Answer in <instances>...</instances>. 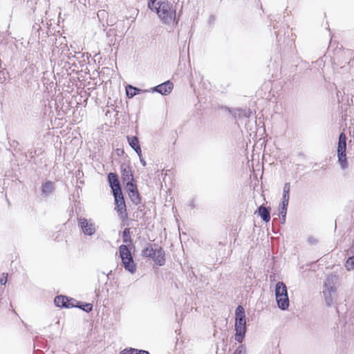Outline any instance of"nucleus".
Here are the masks:
<instances>
[{
  "mask_svg": "<svg viewBox=\"0 0 354 354\" xmlns=\"http://www.w3.org/2000/svg\"><path fill=\"white\" fill-rule=\"evenodd\" d=\"M121 178L124 183L129 181H135L133 171L129 163H122L120 165Z\"/></svg>",
  "mask_w": 354,
  "mask_h": 354,
  "instance_id": "obj_7",
  "label": "nucleus"
},
{
  "mask_svg": "<svg viewBox=\"0 0 354 354\" xmlns=\"http://www.w3.org/2000/svg\"><path fill=\"white\" fill-rule=\"evenodd\" d=\"M140 89L134 87L131 85H127L126 86V94L128 97L131 98L138 93Z\"/></svg>",
  "mask_w": 354,
  "mask_h": 354,
  "instance_id": "obj_18",
  "label": "nucleus"
},
{
  "mask_svg": "<svg viewBox=\"0 0 354 354\" xmlns=\"http://www.w3.org/2000/svg\"><path fill=\"white\" fill-rule=\"evenodd\" d=\"M346 136L344 133H341L339 137L337 147L338 161L342 169H345L347 165V158L346 154Z\"/></svg>",
  "mask_w": 354,
  "mask_h": 354,
  "instance_id": "obj_5",
  "label": "nucleus"
},
{
  "mask_svg": "<svg viewBox=\"0 0 354 354\" xmlns=\"http://www.w3.org/2000/svg\"><path fill=\"white\" fill-rule=\"evenodd\" d=\"M77 306H79L76 304V301L74 299L68 297V301L66 304L65 308H70Z\"/></svg>",
  "mask_w": 354,
  "mask_h": 354,
  "instance_id": "obj_23",
  "label": "nucleus"
},
{
  "mask_svg": "<svg viewBox=\"0 0 354 354\" xmlns=\"http://www.w3.org/2000/svg\"><path fill=\"white\" fill-rule=\"evenodd\" d=\"M326 303L329 306L332 303V299L330 297V298H328V299H326Z\"/></svg>",
  "mask_w": 354,
  "mask_h": 354,
  "instance_id": "obj_29",
  "label": "nucleus"
},
{
  "mask_svg": "<svg viewBox=\"0 0 354 354\" xmlns=\"http://www.w3.org/2000/svg\"><path fill=\"white\" fill-rule=\"evenodd\" d=\"M54 189V183L50 180L45 182L41 187V194L44 196H47L52 194Z\"/></svg>",
  "mask_w": 354,
  "mask_h": 354,
  "instance_id": "obj_13",
  "label": "nucleus"
},
{
  "mask_svg": "<svg viewBox=\"0 0 354 354\" xmlns=\"http://www.w3.org/2000/svg\"><path fill=\"white\" fill-rule=\"evenodd\" d=\"M128 194L133 203L138 205L141 203V197L140 196L138 189L133 192H130Z\"/></svg>",
  "mask_w": 354,
  "mask_h": 354,
  "instance_id": "obj_16",
  "label": "nucleus"
},
{
  "mask_svg": "<svg viewBox=\"0 0 354 354\" xmlns=\"http://www.w3.org/2000/svg\"><path fill=\"white\" fill-rule=\"evenodd\" d=\"M142 254L145 257H150L156 265L160 266L165 263V252L163 248L158 245L149 244L142 251Z\"/></svg>",
  "mask_w": 354,
  "mask_h": 354,
  "instance_id": "obj_2",
  "label": "nucleus"
},
{
  "mask_svg": "<svg viewBox=\"0 0 354 354\" xmlns=\"http://www.w3.org/2000/svg\"><path fill=\"white\" fill-rule=\"evenodd\" d=\"M119 252L124 268L131 273L135 272L136 266L133 261L129 248L125 245H122L119 248Z\"/></svg>",
  "mask_w": 354,
  "mask_h": 354,
  "instance_id": "obj_4",
  "label": "nucleus"
},
{
  "mask_svg": "<svg viewBox=\"0 0 354 354\" xmlns=\"http://www.w3.org/2000/svg\"><path fill=\"white\" fill-rule=\"evenodd\" d=\"M67 301L68 297L64 295L57 296L54 299L55 304L59 308H65Z\"/></svg>",
  "mask_w": 354,
  "mask_h": 354,
  "instance_id": "obj_15",
  "label": "nucleus"
},
{
  "mask_svg": "<svg viewBox=\"0 0 354 354\" xmlns=\"http://www.w3.org/2000/svg\"><path fill=\"white\" fill-rule=\"evenodd\" d=\"M79 224L83 232L87 235H92L95 232V225L85 218H79Z\"/></svg>",
  "mask_w": 354,
  "mask_h": 354,
  "instance_id": "obj_10",
  "label": "nucleus"
},
{
  "mask_svg": "<svg viewBox=\"0 0 354 354\" xmlns=\"http://www.w3.org/2000/svg\"><path fill=\"white\" fill-rule=\"evenodd\" d=\"M275 297L277 305L281 310H286L289 307V299L286 284L278 282L275 287Z\"/></svg>",
  "mask_w": 354,
  "mask_h": 354,
  "instance_id": "obj_3",
  "label": "nucleus"
},
{
  "mask_svg": "<svg viewBox=\"0 0 354 354\" xmlns=\"http://www.w3.org/2000/svg\"><path fill=\"white\" fill-rule=\"evenodd\" d=\"M134 354H150V353L148 351H146L144 350L136 349V351H135Z\"/></svg>",
  "mask_w": 354,
  "mask_h": 354,
  "instance_id": "obj_28",
  "label": "nucleus"
},
{
  "mask_svg": "<svg viewBox=\"0 0 354 354\" xmlns=\"http://www.w3.org/2000/svg\"><path fill=\"white\" fill-rule=\"evenodd\" d=\"M127 140L131 148L137 153V154L142 156V149L139 144L138 138L136 136H127Z\"/></svg>",
  "mask_w": 354,
  "mask_h": 354,
  "instance_id": "obj_12",
  "label": "nucleus"
},
{
  "mask_svg": "<svg viewBox=\"0 0 354 354\" xmlns=\"http://www.w3.org/2000/svg\"><path fill=\"white\" fill-rule=\"evenodd\" d=\"M149 8L156 12L160 19L165 24H177L176 12L165 0H150Z\"/></svg>",
  "mask_w": 354,
  "mask_h": 354,
  "instance_id": "obj_1",
  "label": "nucleus"
},
{
  "mask_svg": "<svg viewBox=\"0 0 354 354\" xmlns=\"http://www.w3.org/2000/svg\"><path fill=\"white\" fill-rule=\"evenodd\" d=\"M113 196L115 211L118 212L121 219L127 220L128 218V213L122 192L118 193L117 194H114Z\"/></svg>",
  "mask_w": 354,
  "mask_h": 354,
  "instance_id": "obj_6",
  "label": "nucleus"
},
{
  "mask_svg": "<svg viewBox=\"0 0 354 354\" xmlns=\"http://www.w3.org/2000/svg\"><path fill=\"white\" fill-rule=\"evenodd\" d=\"M235 339L239 342H241L246 332L245 320L235 319Z\"/></svg>",
  "mask_w": 354,
  "mask_h": 354,
  "instance_id": "obj_9",
  "label": "nucleus"
},
{
  "mask_svg": "<svg viewBox=\"0 0 354 354\" xmlns=\"http://www.w3.org/2000/svg\"><path fill=\"white\" fill-rule=\"evenodd\" d=\"M288 203H289L288 198H282L281 207H288Z\"/></svg>",
  "mask_w": 354,
  "mask_h": 354,
  "instance_id": "obj_27",
  "label": "nucleus"
},
{
  "mask_svg": "<svg viewBox=\"0 0 354 354\" xmlns=\"http://www.w3.org/2000/svg\"><path fill=\"white\" fill-rule=\"evenodd\" d=\"M107 180L111 188L113 194L121 193L122 188L118 179V176L116 173L111 172L108 174Z\"/></svg>",
  "mask_w": 354,
  "mask_h": 354,
  "instance_id": "obj_8",
  "label": "nucleus"
},
{
  "mask_svg": "<svg viewBox=\"0 0 354 354\" xmlns=\"http://www.w3.org/2000/svg\"><path fill=\"white\" fill-rule=\"evenodd\" d=\"M235 319L245 320V313L243 307L241 305L238 306L235 311Z\"/></svg>",
  "mask_w": 354,
  "mask_h": 354,
  "instance_id": "obj_17",
  "label": "nucleus"
},
{
  "mask_svg": "<svg viewBox=\"0 0 354 354\" xmlns=\"http://www.w3.org/2000/svg\"><path fill=\"white\" fill-rule=\"evenodd\" d=\"M287 213V207H281L279 210V215L285 218Z\"/></svg>",
  "mask_w": 354,
  "mask_h": 354,
  "instance_id": "obj_24",
  "label": "nucleus"
},
{
  "mask_svg": "<svg viewBox=\"0 0 354 354\" xmlns=\"http://www.w3.org/2000/svg\"><path fill=\"white\" fill-rule=\"evenodd\" d=\"M135 351H136L135 348L124 349L120 354H134Z\"/></svg>",
  "mask_w": 354,
  "mask_h": 354,
  "instance_id": "obj_25",
  "label": "nucleus"
},
{
  "mask_svg": "<svg viewBox=\"0 0 354 354\" xmlns=\"http://www.w3.org/2000/svg\"><path fill=\"white\" fill-rule=\"evenodd\" d=\"M258 214L262 218L263 221L266 223H268L270 220V209L264 207V206H260L258 208Z\"/></svg>",
  "mask_w": 354,
  "mask_h": 354,
  "instance_id": "obj_14",
  "label": "nucleus"
},
{
  "mask_svg": "<svg viewBox=\"0 0 354 354\" xmlns=\"http://www.w3.org/2000/svg\"><path fill=\"white\" fill-rule=\"evenodd\" d=\"M173 88V83L171 81H167L154 87L153 91L166 95L171 92Z\"/></svg>",
  "mask_w": 354,
  "mask_h": 354,
  "instance_id": "obj_11",
  "label": "nucleus"
},
{
  "mask_svg": "<svg viewBox=\"0 0 354 354\" xmlns=\"http://www.w3.org/2000/svg\"><path fill=\"white\" fill-rule=\"evenodd\" d=\"M345 267L348 271L354 269V257H350L347 259L345 263Z\"/></svg>",
  "mask_w": 354,
  "mask_h": 354,
  "instance_id": "obj_21",
  "label": "nucleus"
},
{
  "mask_svg": "<svg viewBox=\"0 0 354 354\" xmlns=\"http://www.w3.org/2000/svg\"><path fill=\"white\" fill-rule=\"evenodd\" d=\"M125 184H126L125 187L127 189L128 194L130 192H133L138 189L137 185L135 183V181H129V182L125 183Z\"/></svg>",
  "mask_w": 354,
  "mask_h": 354,
  "instance_id": "obj_20",
  "label": "nucleus"
},
{
  "mask_svg": "<svg viewBox=\"0 0 354 354\" xmlns=\"http://www.w3.org/2000/svg\"><path fill=\"white\" fill-rule=\"evenodd\" d=\"M290 183H286L284 185L283 187V197L284 198H288L289 199V195H290Z\"/></svg>",
  "mask_w": 354,
  "mask_h": 354,
  "instance_id": "obj_22",
  "label": "nucleus"
},
{
  "mask_svg": "<svg viewBox=\"0 0 354 354\" xmlns=\"http://www.w3.org/2000/svg\"><path fill=\"white\" fill-rule=\"evenodd\" d=\"M78 307L82 308V307L80 306ZM92 308H93V306L91 304H86L84 305V308H82V309L86 312L91 311L92 310Z\"/></svg>",
  "mask_w": 354,
  "mask_h": 354,
  "instance_id": "obj_26",
  "label": "nucleus"
},
{
  "mask_svg": "<svg viewBox=\"0 0 354 354\" xmlns=\"http://www.w3.org/2000/svg\"><path fill=\"white\" fill-rule=\"evenodd\" d=\"M122 239L124 243H131V232L129 228H125L122 234Z\"/></svg>",
  "mask_w": 354,
  "mask_h": 354,
  "instance_id": "obj_19",
  "label": "nucleus"
}]
</instances>
